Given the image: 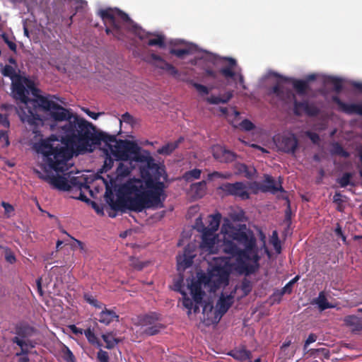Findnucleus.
I'll list each match as a JSON object with an SVG mask.
<instances>
[{
    "instance_id": "1",
    "label": "nucleus",
    "mask_w": 362,
    "mask_h": 362,
    "mask_svg": "<svg viewBox=\"0 0 362 362\" xmlns=\"http://www.w3.org/2000/svg\"><path fill=\"white\" fill-rule=\"evenodd\" d=\"M50 97L58 99L55 95L38 96L33 103L38 105V109L49 111L54 121L66 122L62 127L64 135L60 140L52 135L35 143L33 147L37 153L42 155L43 161L50 169L64 173L67 170V161L74 153H84V151L90 148V144L98 142L103 134L95 135V127L92 123L56 103Z\"/></svg>"
},
{
    "instance_id": "2",
    "label": "nucleus",
    "mask_w": 362,
    "mask_h": 362,
    "mask_svg": "<svg viewBox=\"0 0 362 362\" xmlns=\"http://www.w3.org/2000/svg\"><path fill=\"white\" fill-rule=\"evenodd\" d=\"M146 168L141 170L142 179H129L118 187L117 199L112 193L107 194V202L115 211L129 209L141 212L146 209L162 208L166 198L165 185L160 181L165 170L155 162L147 151H144Z\"/></svg>"
},
{
    "instance_id": "3",
    "label": "nucleus",
    "mask_w": 362,
    "mask_h": 362,
    "mask_svg": "<svg viewBox=\"0 0 362 362\" xmlns=\"http://www.w3.org/2000/svg\"><path fill=\"white\" fill-rule=\"evenodd\" d=\"M225 238L223 251L235 257V269L246 276L255 274L259 268L260 256L254 233L247 229L233 228Z\"/></svg>"
},
{
    "instance_id": "4",
    "label": "nucleus",
    "mask_w": 362,
    "mask_h": 362,
    "mask_svg": "<svg viewBox=\"0 0 362 362\" xmlns=\"http://www.w3.org/2000/svg\"><path fill=\"white\" fill-rule=\"evenodd\" d=\"M99 15L106 25V34L112 35L115 38L119 40H123L124 38V26L141 40H144L148 36L153 35V34L146 32L135 23L127 13L117 8L101 9L99 11Z\"/></svg>"
},
{
    "instance_id": "5",
    "label": "nucleus",
    "mask_w": 362,
    "mask_h": 362,
    "mask_svg": "<svg viewBox=\"0 0 362 362\" xmlns=\"http://www.w3.org/2000/svg\"><path fill=\"white\" fill-rule=\"evenodd\" d=\"M95 135L103 134L102 139L93 144H90V150H86L84 153H92L95 148L99 146L102 142L107 147L110 153L117 160H132L136 162H143L144 153H141V147L135 142L128 140H117L115 134H109L105 132L97 129L95 127Z\"/></svg>"
},
{
    "instance_id": "6",
    "label": "nucleus",
    "mask_w": 362,
    "mask_h": 362,
    "mask_svg": "<svg viewBox=\"0 0 362 362\" xmlns=\"http://www.w3.org/2000/svg\"><path fill=\"white\" fill-rule=\"evenodd\" d=\"M11 89L13 97L23 104L18 112L21 121L35 127L42 124V119L37 113L38 105L33 103L36 99L29 98V91L21 78L12 82Z\"/></svg>"
},
{
    "instance_id": "7",
    "label": "nucleus",
    "mask_w": 362,
    "mask_h": 362,
    "mask_svg": "<svg viewBox=\"0 0 362 362\" xmlns=\"http://www.w3.org/2000/svg\"><path fill=\"white\" fill-rule=\"evenodd\" d=\"M269 95H275L280 101L288 104L293 100V113L296 116L302 115L303 112L306 114V110L308 107L309 102L307 100L299 102L296 100V96L292 90L284 87L281 82H277L274 86L269 88Z\"/></svg>"
},
{
    "instance_id": "8",
    "label": "nucleus",
    "mask_w": 362,
    "mask_h": 362,
    "mask_svg": "<svg viewBox=\"0 0 362 362\" xmlns=\"http://www.w3.org/2000/svg\"><path fill=\"white\" fill-rule=\"evenodd\" d=\"M218 62L223 65L218 71L206 68L204 72V77H209L215 80L216 81L215 85H217L218 87L219 86L218 83L221 82L219 75L226 79H233L236 74L235 67L237 66V61L231 57H220Z\"/></svg>"
},
{
    "instance_id": "9",
    "label": "nucleus",
    "mask_w": 362,
    "mask_h": 362,
    "mask_svg": "<svg viewBox=\"0 0 362 362\" xmlns=\"http://www.w3.org/2000/svg\"><path fill=\"white\" fill-rule=\"evenodd\" d=\"M37 173L39 178L48 182L54 188L61 191H69L72 187L81 185V183L78 182L76 177H72L70 178V180H68L62 175H43L39 171H37Z\"/></svg>"
},
{
    "instance_id": "10",
    "label": "nucleus",
    "mask_w": 362,
    "mask_h": 362,
    "mask_svg": "<svg viewBox=\"0 0 362 362\" xmlns=\"http://www.w3.org/2000/svg\"><path fill=\"white\" fill-rule=\"evenodd\" d=\"M218 189L227 196H234L243 200L250 198V193L247 191V186L242 182H236L235 183L226 182L222 184Z\"/></svg>"
},
{
    "instance_id": "11",
    "label": "nucleus",
    "mask_w": 362,
    "mask_h": 362,
    "mask_svg": "<svg viewBox=\"0 0 362 362\" xmlns=\"http://www.w3.org/2000/svg\"><path fill=\"white\" fill-rule=\"evenodd\" d=\"M280 151L287 153H294L298 141L294 134L279 136L275 140Z\"/></svg>"
},
{
    "instance_id": "12",
    "label": "nucleus",
    "mask_w": 362,
    "mask_h": 362,
    "mask_svg": "<svg viewBox=\"0 0 362 362\" xmlns=\"http://www.w3.org/2000/svg\"><path fill=\"white\" fill-rule=\"evenodd\" d=\"M194 246L187 245L183 250L182 255H178L177 259V269L178 272H184L187 268L191 267L193 263V259L195 257Z\"/></svg>"
},
{
    "instance_id": "13",
    "label": "nucleus",
    "mask_w": 362,
    "mask_h": 362,
    "mask_svg": "<svg viewBox=\"0 0 362 362\" xmlns=\"http://www.w3.org/2000/svg\"><path fill=\"white\" fill-rule=\"evenodd\" d=\"M221 219V214L216 213L213 215L209 216V224L205 226L202 223L201 218L196 219L195 228L197 230H206L209 232L215 233L218 230Z\"/></svg>"
},
{
    "instance_id": "14",
    "label": "nucleus",
    "mask_w": 362,
    "mask_h": 362,
    "mask_svg": "<svg viewBox=\"0 0 362 362\" xmlns=\"http://www.w3.org/2000/svg\"><path fill=\"white\" fill-rule=\"evenodd\" d=\"M271 75L278 78L281 80V81L291 83L293 88L296 90L297 93L300 95H304L306 94V92L309 88L308 81L304 80L295 79L292 78H289L287 76H282L277 72H272Z\"/></svg>"
},
{
    "instance_id": "15",
    "label": "nucleus",
    "mask_w": 362,
    "mask_h": 362,
    "mask_svg": "<svg viewBox=\"0 0 362 362\" xmlns=\"http://www.w3.org/2000/svg\"><path fill=\"white\" fill-rule=\"evenodd\" d=\"M332 101L336 103L339 110L348 115H357L362 116V103L361 104H349L341 100V99L337 96H332Z\"/></svg>"
},
{
    "instance_id": "16",
    "label": "nucleus",
    "mask_w": 362,
    "mask_h": 362,
    "mask_svg": "<svg viewBox=\"0 0 362 362\" xmlns=\"http://www.w3.org/2000/svg\"><path fill=\"white\" fill-rule=\"evenodd\" d=\"M150 58L153 61L151 63L156 67L165 71L171 76H176L178 75V70L159 55L153 53L150 55Z\"/></svg>"
},
{
    "instance_id": "17",
    "label": "nucleus",
    "mask_w": 362,
    "mask_h": 362,
    "mask_svg": "<svg viewBox=\"0 0 362 362\" xmlns=\"http://www.w3.org/2000/svg\"><path fill=\"white\" fill-rule=\"evenodd\" d=\"M198 231L202 233V242L200 244L202 249L209 253H214L217 235L215 233L206 230Z\"/></svg>"
},
{
    "instance_id": "18",
    "label": "nucleus",
    "mask_w": 362,
    "mask_h": 362,
    "mask_svg": "<svg viewBox=\"0 0 362 362\" xmlns=\"http://www.w3.org/2000/svg\"><path fill=\"white\" fill-rule=\"evenodd\" d=\"M16 334L14 337H19L21 340H27L36 333V329L28 323L20 322L14 326V332Z\"/></svg>"
},
{
    "instance_id": "19",
    "label": "nucleus",
    "mask_w": 362,
    "mask_h": 362,
    "mask_svg": "<svg viewBox=\"0 0 362 362\" xmlns=\"http://www.w3.org/2000/svg\"><path fill=\"white\" fill-rule=\"evenodd\" d=\"M11 342L18 345L21 350L16 353V356H28L30 350L35 347L36 343L31 339L21 340L19 337H13Z\"/></svg>"
},
{
    "instance_id": "20",
    "label": "nucleus",
    "mask_w": 362,
    "mask_h": 362,
    "mask_svg": "<svg viewBox=\"0 0 362 362\" xmlns=\"http://www.w3.org/2000/svg\"><path fill=\"white\" fill-rule=\"evenodd\" d=\"M260 189L263 192H271L275 194L278 192H284L281 184H276L275 180L270 175H266L264 183L262 184Z\"/></svg>"
},
{
    "instance_id": "21",
    "label": "nucleus",
    "mask_w": 362,
    "mask_h": 362,
    "mask_svg": "<svg viewBox=\"0 0 362 362\" xmlns=\"http://www.w3.org/2000/svg\"><path fill=\"white\" fill-rule=\"evenodd\" d=\"M217 277L218 283H225L228 281L229 272L224 266H215L209 272V278Z\"/></svg>"
},
{
    "instance_id": "22",
    "label": "nucleus",
    "mask_w": 362,
    "mask_h": 362,
    "mask_svg": "<svg viewBox=\"0 0 362 362\" xmlns=\"http://www.w3.org/2000/svg\"><path fill=\"white\" fill-rule=\"evenodd\" d=\"M182 305L187 309V315L189 316L193 310L194 313H198L199 312V306L202 305V303H197L194 302L186 293L185 291H182Z\"/></svg>"
},
{
    "instance_id": "23",
    "label": "nucleus",
    "mask_w": 362,
    "mask_h": 362,
    "mask_svg": "<svg viewBox=\"0 0 362 362\" xmlns=\"http://www.w3.org/2000/svg\"><path fill=\"white\" fill-rule=\"evenodd\" d=\"M119 315L112 310L105 308L100 315L98 321L105 325H109L113 321H119Z\"/></svg>"
},
{
    "instance_id": "24",
    "label": "nucleus",
    "mask_w": 362,
    "mask_h": 362,
    "mask_svg": "<svg viewBox=\"0 0 362 362\" xmlns=\"http://www.w3.org/2000/svg\"><path fill=\"white\" fill-rule=\"evenodd\" d=\"M233 303V296L228 295L224 296L223 295H221L216 304L218 313L221 315H224L228 310Z\"/></svg>"
},
{
    "instance_id": "25",
    "label": "nucleus",
    "mask_w": 362,
    "mask_h": 362,
    "mask_svg": "<svg viewBox=\"0 0 362 362\" xmlns=\"http://www.w3.org/2000/svg\"><path fill=\"white\" fill-rule=\"evenodd\" d=\"M189 289L194 302L202 303L204 291H202L200 283L197 281L192 283L189 286Z\"/></svg>"
},
{
    "instance_id": "26",
    "label": "nucleus",
    "mask_w": 362,
    "mask_h": 362,
    "mask_svg": "<svg viewBox=\"0 0 362 362\" xmlns=\"http://www.w3.org/2000/svg\"><path fill=\"white\" fill-rule=\"evenodd\" d=\"M313 304L317 305L321 311L334 308V305L328 302L325 291H320L319 293L318 296L313 299Z\"/></svg>"
},
{
    "instance_id": "27",
    "label": "nucleus",
    "mask_w": 362,
    "mask_h": 362,
    "mask_svg": "<svg viewBox=\"0 0 362 362\" xmlns=\"http://www.w3.org/2000/svg\"><path fill=\"white\" fill-rule=\"evenodd\" d=\"M190 191L195 198L203 197L206 191V182L205 180H202L191 185Z\"/></svg>"
},
{
    "instance_id": "28",
    "label": "nucleus",
    "mask_w": 362,
    "mask_h": 362,
    "mask_svg": "<svg viewBox=\"0 0 362 362\" xmlns=\"http://www.w3.org/2000/svg\"><path fill=\"white\" fill-rule=\"evenodd\" d=\"M183 140L184 139L182 137H180L177 141L174 142H169L163 146L161 148L158 149L157 152L161 155H170L179 146L180 144L182 143Z\"/></svg>"
},
{
    "instance_id": "29",
    "label": "nucleus",
    "mask_w": 362,
    "mask_h": 362,
    "mask_svg": "<svg viewBox=\"0 0 362 362\" xmlns=\"http://www.w3.org/2000/svg\"><path fill=\"white\" fill-rule=\"evenodd\" d=\"M233 96V91H228L224 93L221 97L211 95L208 97L206 100L209 104L218 105L219 103H227Z\"/></svg>"
},
{
    "instance_id": "30",
    "label": "nucleus",
    "mask_w": 362,
    "mask_h": 362,
    "mask_svg": "<svg viewBox=\"0 0 362 362\" xmlns=\"http://www.w3.org/2000/svg\"><path fill=\"white\" fill-rule=\"evenodd\" d=\"M101 337L106 344L105 347L107 349H112L117 344L122 341L121 339L115 337L113 332L103 334Z\"/></svg>"
},
{
    "instance_id": "31",
    "label": "nucleus",
    "mask_w": 362,
    "mask_h": 362,
    "mask_svg": "<svg viewBox=\"0 0 362 362\" xmlns=\"http://www.w3.org/2000/svg\"><path fill=\"white\" fill-rule=\"evenodd\" d=\"M159 320L160 315L156 313H152L143 316L139 322L144 329L158 322Z\"/></svg>"
},
{
    "instance_id": "32",
    "label": "nucleus",
    "mask_w": 362,
    "mask_h": 362,
    "mask_svg": "<svg viewBox=\"0 0 362 362\" xmlns=\"http://www.w3.org/2000/svg\"><path fill=\"white\" fill-rule=\"evenodd\" d=\"M324 83L327 85L332 84L334 87V90L337 93L342 90V80L339 78L328 76L325 78Z\"/></svg>"
},
{
    "instance_id": "33",
    "label": "nucleus",
    "mask_w": 362,
    "mask_h": 362,
    "mask_svg": "<svg viewBox=\"0 0 362 362\" xmlns=\"http://www.w3.org/2000/svg\"><path fill=\"white\" fill-rule=\"evenodd\" d=\"M84 334L91 345L96 346L97 347L100 348L103 344L101 341L98 339V338L95 334L94 332L91 329L90 327H88L84 330Z\"/></svg>"
},
{
    "instance_id": "34",
    "label": "nucleus",
    "mask_w": 362,
    "mask_h": 362,
    "mask_svg": "<svg viewBox=\"0 0 362 362\" xmlns=\"http://www.w3.org/2000/svg\"><path fill=\"white\" fill-rule=\"evenodd\" d=\"M230 355L238 361H245L250 358L251 353L245 349H241L232 351Z\"/></svg>"
},
{
    "instance_id": "35",
    "label": "nucleus",
    "mask_w": 362,
    "mask_h": 362,
    "mask_svg": "<svg viewBox=\"0 0 362 362\" xmlns=\"http://www.w3.org/2000/svg\"><path fill=\"white\" fill-rule=\"evenodd\" d=\"M346 199V197L344 195H342L341 192H335L334 197H333V202L337 205L336 209L337 211L339 212H343L345 209V199Z\"/></svg>"
},
{
    "instance_id": "36",
    "label": "nucleus",
    "mask_w": 362,
    "mask_h": 362,
    "mask_svg": "<svg viewBox=\"0 0 362 362\" xmlns=\"http://www.w3.org/2000/svg\"><path fill=\"white\" fill-rule=\"evenodd\" d=\"M331 153L332 155L340 156L343 158H348L350 156L349 153L346 151L338 142H334L332 144Z\"/></svg>"
},
{
    "instance_id": "37",
    "label": "nucleus",
    "mask_w": 362,
    "mask_h": 362,
    "mask_svg": "<svg viewBox=\"0 0 362 362\" xmlns=\"http://www.w3.org/2000/svg\"><path fill=\"white\" fill-rule=\"evenodd\" d=\"M164 328V326L160 322H157L153 325L144 328L142 332L147 336H153L159 333Z\"/></svg>"
},
{
    "instance_id": "38",
    "label": "nucleus",
    "mask_w": 362,
    "mask_h": 362,
    "mask_svg": "<svg viewBox=\"0 0 362 362\" xmlns=\"http://www.w3.org/2000/svg\"><path fill=\"white\" fill-rule=\"evenodd\" d=\"M192 85L201 95H208L211 90L218 88V86L215 84L207 87L196 82H192Z\"/></svg>"
},
{
    "instance_id": "39",
    "label": "nucleus",
    "mask_w": 362,
    "mask_h": 362,
    "mask_svg": "<svg viewBox=\"0 0 362 362\" xmlns=\"http://www.w3.org/2000/svg\"><path fill=\"white\" fill-rule=\"evenodd\" d=\"M201 173V170L194 168L193 170L185 172V174L183 175V178L187 182H191L193 180L200 178Z\"/></svg>"
},
{
    "instance_id": "40",
    "label": "nucleus",
    "mask_w": 362,
    "mask_h": 362,
    "mask_svg": "<svg viewBox=\"0 0 362 362\" xmlns=\"http://www.w3.org/2000/svg\"><path fill=\"white\" fill-rule=\"evenodd\" d=\"M156 38L149 39L147 45L148 46H158L160 48L165 47V37L162 35H155Z\"/></svg>"
},
{
    "instance_id": "41",
    "label": "nucleus",
    "mask_w": 362,
    "mask_h": 362,
    "mask_svg": "<svg viewBox=\"0 0 362 362\" xmlns=\"http://www.w3.org/2000/svg\"><path fill=\"white\" fill-rule=\"evenodd\" d=\"M352 177L353 175L351 173H345L341 177L337 180V182L341 187H346L349 185H354V184L351 182Z\"/></svg>"
},
{
    "instance_id": "42",
    "label": "nucleus",
    "mask_w": 362,
    "mask_h": 362,
    "mask_svg": "<svg viewBox=\"0 0 362 362\" xmlns=\"http://www.w3.org/2000/svg\"><path fill=\"white\" fill-rule=\"evenodd\" d=\"M240 289L243 293V296H247L252 289V284L251 281L244 278L241 281Z\"/></svg>"
},
{
    "instance_id": "43",
    "label": "nucleus",
    "mask_w": 362,
    "mask_h": 362,
    "mask_svg": "<svg viewBox=\"0 0 362 362\" xmlns=\"http://www.w3.org/2000/svg\"><path fill=\"white\" fill-rule=\"evenodd\" d=\"M62 352V358L66 362H76V358L68 346L64 345Z\"/></svg>"
},
{
    "instance_id": "44",
    "label": "nucleus",
    "mask_w": 362,
    "mask_h": 362,
    "mask_svg": "<svg viewBox=\"0 0 362 362\" xmlns=\"http://www.w3.org/2000/svg\"><path fill=\"white\" fill-rule=\"evenodd\" d=\"M170 53L178 58H183L185 55L192 54V49L190 48L171 49Z\"/></svg>"
},
{
    "instance_id": "45",
    "label": "nucleus",
    "mask_w": 362,
    "mask_h": 362,
    "mask_svg": "<svg viewBox=\"0 0 362 362\" xmlns=\"http://www.w3.org/2000/svg\"><path fill=\"white\" fill-rule=\"evenodd\" d=\"M271 243L274 246L276 252L277 253H280L281 247L280 240L279 239L278 233L276 230H274L272 233V235L271 238Z\"/></svg>"
},
{
    "instance_id": "46",
    "label": "nucleus",
    "mask_w": 362,
    "mask_h": 362,
    "mask_svg": "<svg viewBox=\"0 0 362 362\" xmlns=\"http://www.w3.org/2000/svg\"><path fill=\"white\" fill-rule=\"evenodd\" d=\"M23 81L25 83L24 85L26 86L25 88L28 90L29 92L31 91L32 94L36 97L35 99H37V97L40 96L38 95L39 90L35 86L33 82L25 78L23 79Z\"/></svg>"
},
{
    "instance_id": "47",
    "label": "nucleus",
    "mask_w": 362,
    "mask_h": 362,
    "mask_svg": "<svg viewBox=\"0 0 362 362\" xmlns=\"http://www.w3.org/2000/svg\"><path fill=\"white\" fill-rule=\"evenodd\" d=\"M4 257L5 259L9 264H14L16 262V257L13 252L8 247L4 248Z\"/></svg>"
},
{
    "instance_id": "48",
    "label": "nucleus",
    "mask_w": 362,
    "mask_h": 362,
    "mask_svg": "<svg viewBox=\"0 0 362 362\" xmlns=\"http://www.w3.org/2000/svg\"><path fill=\"white\" fill-rule=\"evenodd\" d=\"M236 158V155L233 151L226 149L223 153V156L221 157L220 162L222 163H230L233 161Z\"/></svg>"
},
{
    "instance_id": "49",
    "label": "nucleus",
    "mask_w": 362,
    "mask_h": 362,
    "mask_svg": "<svg viewBox=\"0 0 362 362\" xmlns=\"http://www.w3.org/2000/svg\"><path fill=\"white\" fill-rule=\"evenodd\" d=\"M320 112V109L314 104L309 103L308 107L306 110V115L309 117H316Z\"/></svg>"
},
{
    "instance_id": "50",
    "label": "nucleus",
    "mask_w": 362,
    "mask_h": 362,
    "mask_svg": "<svg viewBox=\"0 0 362 362\" xmlns=\"http://www.w3.org/2000/svg\"><path fill=\"white\" fill-rule=\"evenodd\" d=\"M1 74L4 76L10 77L11 78H13L16 76V71L13 66L11 65H6L1 71Z\"/></svg>"
},
{
    "instance_id": "51",
    "label": "nucleus",
    "mask_w": 362,
    "mask_h": 362,
    "mask_svg": "<svg viewBox=\"0 0 362 362\" xmlns=\"http://www.w3.org/2000/svg\"><path fill=\"white\" fill-rule=\"evenodd\" d=\"M213 156L217 160L220 161L221 157L223 156V153H225L226 148H223L221 146H214L212 149Z\"/></svg>"
},
{
    "instance_id": "52",
    "label": "nucleus",
    "mask_w": 362,
    "mask_h": 362,
    "mask_svg": "<svg viewBox=\"0 0 362 362\" xmlns=\"http://www.w3.org/2000/svg\"><path fill=\"white\" fill-rule=\"evenodd\" d=\"M114 164V159L108 153V151L106 150V157L104 161L103 168L104 170L107 171L112 168Z\"/></svg>"
},
{
    "instance_id": "53",
    "label": "nucleus",
    "mask_w": 362,
    "mask_h": 362,
    "mask_svg": "<svg viewBox=\"0 0 362 362\" xmlns=\"http://www.w3.org/2000/svg\"><path fill=\"white\" fill-rule=\"evenodd\" d=\"M117 173L120 176H127L130 173V170L129 167L122 163H119L117 168Z\"/></svg>"
},
{
    "instance_id": "54",
    "label": "nucleus",
    "mask_w": 362,
    "mask_h": 362,
    "mask_svg": "<svg viewBox=\"0 0 362 362\" xmlns=\"http://www.w3.org/2000/svg\"><path fill=\"white\" fill-rule=\"evenodd\" d=\"M97 359L99 362H110L108 353L101 349L97 353Z\"/></svg>"
},
{
    "instance_id": "55",
    "label": "nucleus",
    "mask_w": 362,
    "mask_h": 362,
    "mask_svg": "<svg viewBox=\"0 0 362 362\" xmlns=\"http://www.w3.org/2000/svg\"><path fill=\"white\" fill-rule=\"evenodd\" d=\"M84 299L87 303L90 304L91 305L95 308H101V303H100L95 298H93L91 295L84 294Z\"/></svg>"
},
{
    "instance_id": "56",
    "label": "nucleus",
    "mask_w": 362,
    "mask_h": 362,
    "mask_svg": "<svg viewBox=\"0 0 362 362\" xmlns=\"http://www.w3.org/2000/svg\"><path fill=\"white\" fill-rule=\"evenodd\" d=\"M122 122L132 125L134 123V119L129 112H125L122 115V118L119 119L120 124H122Z\"/></svg>"
},
{
    "instance_id": "57",
    "label": "nucleus",
    "mask_w": 362,
    "mask_h": 362,
    "mask_svg": "<svg viewBox=\"0 0 362 362\" xmlns=\"http://www.w3.org/2000/svg\"><path fill=\"white\" fill-rule=\"evenodd\" d=\"M240 127L245 130V131H250V130H252L254 128H255V125L254 124L250 122L249 119H243L240 124Z\"/></svg>"
},
{
    "instance_id": "58",
    "label": "nucleus",
    "mask_w": 362,
    "mask_h": 362,
    "mask_svg": "<svg viewBox=\"0 0 362 362\" xmlns=\"http://www.w3.org/2000/svg\"><path fill=\"white\" fill-rule=\"evenodd\" d=\"M305 135L310 139V141L315 144H317L320 142V136L318 134L313 132L308 131L305 132Z\"/></svg>"
},
{
    "instance_id": "59",
    "label": "nucleus",
    "mask_w": 362,
    "mask_h": 362,
    "mask_svg": "<svg viewBox=\"0 0 362 362\" xmlns=\"http://www.w3.org/2000/svg\"><path fill=\"white\" fill-rule=\"evenodd\" d=\"M240 170L245 173V176L247 178H252L255 173V170L254 168L249 170L248 167L245 164L241 165Z\"/></svg>"
},
{
    "instance_id": "60",
    "label": "nucleus",
    "mask_w": 362,
    "mask_h": 362,
    "mask_svg": "<svg viewBox=\"0 0 362 362\" xmlns=\"http://www.w3.org/2000/svg\"><path fill=\"white\" fill-rule=\"evenodd\" d=\"M334 233L337 237L341 238L344 243L346 242V237L344 235L341 227L339 223H337L336 228L334 229Z\"/></svg>"
},
{
    "instance_id": "61",
    "label": "nucleus",
    "mask_w": 362,
    "mask_h": 362,
    "mask_svg": "<svg viewBox=\"0 0 362 362\" xmlns=\"http://www.w3.org/2000/svg\"><path fill=\"white\" fill-rule=\"evenodd\" d=\"M1 206L4 208L6 216L8 218L10 217V214L14 211V207L9 203L5 202H1Z\"/></svg>"
},
{
    "instance_id": "62",
    "label": "nucleus",
    "mask_w": 362,
    "mask_h": 362,
    "mask_svg": "<svg viewBox=\"0 0 362 362\" xmlns=\"http://www.w3.org/2000/svg\"><path fill=\"white\" fill-rule=\"evenodd\" d=\"M0 124L6 128L9 127L10 122L7 115L0 113Z\"/></svg>"
},
{
    "instance_id": "63",
    "label": "nucleus",
    "mask_w": 362,
    "mask_h": 362,
    "mask_svg": "<svg viewBox=\"0 0 362 362\" xmlns=\"http://www.w3.org/2000/svg\"><path fill=\"white\" fill-rule=\"evenodd\" d=\"M2 37L4 38V42L7 44L8 47H9V49L13 52H16L17 46L16 43L9 40L8 37L5 34H4Z\"/></svg>"
},
{
    "instance_id": "64",
    "label": "nucleus",
    "mask_w": 362,
    "mask_h": 362,
    "mask_svg": "<svg viewBox=\"0 0 362 362\" xmlns=\"http://www.w3.org/2000/svg\"><path fill=\"white\" fill-rule=\"evenodd\" d=\"M69 329L71 330V332L74 334L75 335H81L84 334V330H83L81 328L77 327L75 325H69Z\"/></svg>"
}]
</instances>
